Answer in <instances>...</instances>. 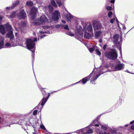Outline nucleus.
<instances>
[{
	"label": "nucleus",
	"mask_w": 134,
	"mask_h": 134,
	"mask_svg": "<svg viewBox=\"0 0 134 134\" xmlns=\"http://www.w3.org/2000/svg\"><path fill=\"white\" fill-rule=\"evenodd\" d=\"M93 26L94 30L96 31L101 28V25L100 23L96 22L93 24Z\"/></svg>",
	"instance_id": "nucleus-9"
},
{
	"label": "nucleus",
	"mask_w": 134,
	"mask_h": 134,
	"mask_svg": "<svg viewBox=\"0 0 134 134\" xmlns=\"http://www.w3.org/2000/svg\"><path fill=\"white\" fill-rule=\"evenodd\" d=\"M105 54L106 57L110 60H115L118 57L116 51L114 49H111L110 51L105 52Z\"/></svg>",
	"instance_id": "nucleus-1"
},
{
	"label": "nucleus",
	"mask_w": 134,
	"mask_h": 134,
	"mask_svg": "<svg viewBox=\"0 0 134 134\" xmlns=\"http://www.w3.org/2000/svg\"><path fill=\"white\" fill-rule=\"evenodd\" d=\"M119 38V35L117 34H115L113 36V42L115 44H120V42L118 41Z\"/></svg>",
	"instance_id": "nucleus-10"
},
{
	"label": "nucleus",
	"mask_w": 134,
	"mask_h": 134,
	"mask_svg": "<svg viewBox=\"0 0 134 134\" xmlns=\"http://www.w3.org/2000/svg\"><path fill=\"white\" fill-rule=\"evenodd\" d=\"M1 117H0V120H1Z\"/></svg>",
	"instance_id": "nucleus-62"
},
{
	"label": "nucleus",
	"mask_w": 134,
	"mask_h": 134,
	"mask_svg": "<svg viewBox=\"0 0 134 134\" xmlns=\"http://www.w3.org/2000/svg\"><path fill=\"white\" fill-rule=\"evenodd\" d=\"M113 14L112 12L111 11H109L108 13V16L109 17H111V15H112Z\"/></svg>",
	"instance_id": "nucleus-35"
},
{
	"label": "nucleus",
	"mask_w": 134,
	"mask_h": 134,
	"mask_svg": "<svg viewBox=\"0 0 134 134\" xmlns=\"http://www.w3.org/2000/svg\"><path fill=\"white\" fill-rule=\"evenodd\" d=\"M100 75L97 74L93 79L96 80V79Z\"/></svg>",
	"instance_id": "nucleus-40"
},
{
	"label": "nucleus",
	"mask_w": 134,
	"mask_h": 134,
	"mask_svg": "<svg viewBox=\"0 0 134 134\" xmlns=\"http://www.w3.org/2000/svg\"><path fill=\"white\" fill-rule=\"evenodd\" d=\"M40 127L41 129L43 130H46V128L44 127V126L43 124H42L40 125Z\"/></svg>",
	"instance_id": "nucleus-34"
},
{
	"label": "nucleus",
	"mask_w": 134,
	"mask_h": 134,
	"mask_svg": "<svg viewBox=\"0 0 134 134\" xmlns=\"http://www.w3.org/2000/svg\"><path fill=\"white\" fill-rule=\"evenodd\" d=\"M48 8L52 12L53 10V8L51 6H49Z\"/></svg>",
	"instance_id": "nucleus-36"
},
{
	"label": "nucleus",
	"mask_w": 134,
	"mask_h": 134,
	"mask_svg": "<svg viewBox=\"0 0 134 134\" xmlns=\"http://www.w3.org/2000/svg\"><path fill=\"white\" fill-rule=\"evenodd\" d=\"M16 15V12L15 11L13 12L11 14L10 16V17L11 18H13Z\"/></svg>",
	"instance_id": "nucleus-21"
},
{
	"label": "nucleus",
	"mask_w": 134,
	"mask_h": 134,
	"mask_svg": "<svg viewBox=\"0 0 134 134\" xmlns=\"http://www.w3.org/2000/svg\"><path fill=\"white\" fill-rule=\"evenodd\" d=\"M110 132L112 133H115L116 132L114 130H111L110 131Z\"/></svg>",
	"instance_id": "nucleus-43"
},
{
	"label": "nucleus",
	"mask_w": 134,
	"mask_h": 134,
	"mask_svg": "<svg viewBox=\"0 0 134 134\" xmlns=\"http://www.w3.org/2000/svg\"><path fill=\"white\" fill-rule=\"evenodd\" d=\"M60 15V13L58 10L55 11L53 14V17L55 21L59 19V15Z\"/></svg>",
	"instance_id": "nucleus-8"
},
{
	"label": "nucleus",
	"mask_w": 134,
	"mask_h": 134,
	"mask_svg": "<svg viewBox=\"0 0 134 134\" xmlns=\"http://www.w3.org/2000/svg\"><path fill=\"white\" fill-rule=\"evenodd\" d=\"M69 18L70 19H71L73 17L70 14H69Z\"/></svg>",
	"instance_id": "nucleus-46"
},
{
	"label": "nucleus",
	"mask_w": 134,
	"mask_h": 134,
	"mask_svg": "<svg viewBox=\"0 0 134 134\" xmlns=\"http://www.w3.org/2000/svg\"><path fill=\"white\" fill-rule=\"evenodd\" d=\"M21 24L22 26L23 27H25L26 26V24L25 22H22Z\"/></svg>",
	"instance_id": "nucleus-38"
},
{
	"label": "nucleus",
	"mask_w": 134,
	"mask_h": 134,
	"mask_svg": "<svg viewBox=\"0 0 134 134\" xmlns=\"http://www.w3.org/2000/svg\"><path fill=\"white\" fill-rule=\"evenodd\" d=\"M96 47V46H94L90 48L89 50L90 52L91 53L93 52L95 50Z\"/></svg>",
	"instance_id": "nucleus-23"
},
{
	"label": "nucleus",
	"mask_w": 134,
	"mask_h": 134,
	"mask_svg": "<svg viewBox=\"0 0 134 134\" xmlns=\"http://www.w3.org/2000/svg\"><path fill=\"white\" fill-rule=\"evenodd\" d=\"M115 2V0H111V1H110V2L111 3H114Z\"/></svg>",
	"instance_id": "nucleus-48"
},
{
	"label": "nucleus",
	"mask_w": 134,
	"mask_h": 134,
	"mask_svg": "<svg viewBox=\"0 0 134 134\" xmlns=\"http://www.w3.org/2000/svg\"><path fill=\"white\" fill-rule=\"evenodd\" d=\"M4 42L3 41H0V49L1 48L3 45Z\"/></svg>",
	"instance_id": "nucleus-32"
},
{
	"label": "nucleus",
	"mask_w": 134,
	"mask_h": 134,
	"mask_svg": "<svg viewBox=\"0 0 134 134\" xmlns=\"http://www.w3.org/2000/svg\"><path fill=\"white\" fill-rule=\"evenodd\" d=\"M17 34V33H16L15 34L16 35Z\"/></svg>",
	"instance_id": "nucleus-61"
},
{
	"label": "nucleus",
	"mask_w": 134,
	"mask_h": 134,
	"mask_svg": "<svg viewBox=\"0 0 134 134\" xmlns=\"http://www.w3.org/2000/svg\"><path fill=\"white\" fill-rule=\"evenodd\" d=\"M63 27H64V29L66 30H69L68 26V25H66L64 26H63Z\"/></svg>",
	"instance_id": "nucleus-31"
},
{
	"label": "nucleus",
	"mask_w": 134,
	"mask_h": 134,
	"mask_svg": "<svg viewBox=\"0 0 134 134\" xmlns=\"http://www.w3.org/2000/svg\"><path fill=\"white\" fill-rule=\"evenodd\" d=\"M40 32L41 34H44V33H47V32H43L41 31V32Z\"/></svg>",
	"instance_id": "nucleus-53"
},
{
	"label": "nucleus",
	"mask_w": 134,
	"mask_h": 134,
	"mask_svg": "<svg viewBox=\"0 0 134 134\" xmlns=\"http://www.w3.org/2000/svg\"><path fill=\"white\" fill-rule=\"evenodd\" d=\"M91 37L90 34L87 32H85L84 35V37L85 38L89 39Z\"/></svg>",
	"instance_id": "nucleus-17"
},
{
	"label": "nucleus",
	"mask_w": 134,
	"mask_h": 134,
	"mask_svg": "<svg viewBox=\"0 0 134 134\" xmlns=\"http://www.w3.org/2000/svg\"><path fill=\"white\" fill-rule=\"evenodd\" d=\"M87 30L89 32H92L93 31L92 26L91 24L88 26L87 28Z\"/></svg>",
	"instance_id": "nucleus-18"
},
{
	"label": "nucleus",
	"mask_w": 134,
	"mask_h": 134,
	"mask_svg": "<svg viewBox=\"0 0 134 134\" xmlns=\"http://www.w3.org/2000/svg\"><path fill=\"white\" fill-rule=\"evenodd\" d=\"M134 123V120H133L130 122V124H132Z\"/></svg>",
	"instance_id": "nucleus-50"
},
{
	"label": "nucleus",
	"mask_w": 134,
	"mask_h": 134,
	"mask_svg": "<svg viewBox=\"0 0 134 134\" xmlns=\"http://www.w3.org/2000/svg\"><path fill=\"white\" fill-rule=\"evenodd\" d=\"M46 36V35L44 34V35H43L42 36H41V38H42L43 37H44L45 36Z\"/></svg>",
	"instance_id": "nucleus-51"
},
{
	"label": "nucleus",
	"mask_w": 134,
	"mask_h": 134,
	"mask_svg": "<svg viewBox=\"0 0 134 134\" xmlns=\"http://www.w3.org/2000/svg\"><path fill=\"white\" fill-rule=\"evenodd\" d=\"M116 22L117 23H118V19H117V18H116Z\"/></svg>",
	"instance_id": "nucleus-57"
},
{
	"label": "nucleus",
	"mask_w": 134,
	"mask_h": 134,
	"mask_svg": "<svg viewBox=\"0 0 134 134\" xmlns=\"http://www.w3.org/2000/svg\"><path fill=\"white\" fill-rule=\"evenodd\" d=\"M99 134H104L102 132H99Z\"/></svg>",
	"instance_id": "nucleus-58"
},
{
	"label": "nucleus",
	"mask_w": 134,
	"mask_h": 134,
	"mask_svg": "<svg viewBox=\"0 0 134 134\" xmlns=\"http://www.w3.org/2000/svg\"><path fill=\"white\" fill-rule=\"evenodd\" d=\"M19 3V1H16L15 3L13 4V6L14 7H15L16 5H18Z\"/></svg>",
	"instance_id": "nucleus-33"
},
{
	"label": "nucleus",
	"mask_w": 134,
	"mask_h": 134,
	"mask_svg": "<svg viewBox=\"0 0 134 134\" xmlns=\"http://www.w3.org/2000/svg\"><path fill=\"white\" fill-rule=\"evenodd\" d=\"M131 129L132 130H134V125H131Z\"/></svg>",
	"instance_id": "nucleus-45"
},
{
	"label": "nucleus",
	"mask_w": 134,
	"mask_h": 134,
	"mask_svg": "<svg viewBox=\"0 0 134 134\" xmlns=\"http://www.w3.org/2000/svg\"><path fill=\"white\" fill-rule=\"evenodd\" d=\"M119 50L121 53V47H120L119 48Z\"/></svg>",
	"instance_id": "nucleus-54"
},
{
	"label": "nucleus",
	"mask_w": 134,
	"mask_h": 134,
	"mask_svg": "<svg viewBox=\"0 0 134 134\" xmlns=\"http://www.w3.org/2000/svg\"><path fill=\"white\" fill-rule=\"evenodd\" d=\"M129 125V124H126V125H125V127H127L128 126V125Z\"/></svg>",
	"instance_id": "nucleus-59"
},
{
	"label": "nucleus",
	"mask_w": 134,
	"mask_h": 134,
	"mask_svg": "<svg viewBox=\"0 0 134 134\" xmlns=\"http://www.w3.org/2000/svg\"><path fill=\"white\" fill-rule=\"evenodd\" d=\"M26 4L27 5L31 6L32 5L33 3L32 1H28L27 2Z\"/></svg>",
	"instance_id": "nucleus-25"
},
{
	"label": "nucleus",
	"mask_w": 134,
	"mask_h": 134,
	"mask_svg": "<svg viewBox=\"0 0 134 134\" xmlns=\"http://www.w3.org/2000/svg\"><path fill=\"white\" fill-rule=\"evenodd\" d=\"M107 44H105L103 47V49L104 50H105L106 48V47H107Z\"/></svg>",
	"instance_id": "nucleus-44"
},
{
	"label": "nucleus",
	"mask_w": 134,
	"mask_h": 134,
	"mask_svg": "<svg viewBox=\"0 0 134 134\" xmlns=\"http://www.w3.org/2000/svg\"><path fill=\"white\" fill-rule=\"evenodd\" d=\"M37 10V9L34 7H32L31 9L30 14L32 19L34 20L35 18Z\"/></svg>",
	"instance_id": "nucleus-5"
},
{
	"label": "nucleus",
	"mask_w": 134,
	"mask_h": 134,
	"mask_svg": "<svg viewBox=\"0 0 134 134\" xmlns=\"http://www.w3.org/2000/svg\"><path fill=\"white\" fill-rule=\"evenodd\" d=\"M51 4L52 6L55 7H56L57 6V5L56 4L55 1L54 0L51 1Z\"/></svg>",
	"instance_id": "nucleus-22"
},
{
	"label": "nucleus",
	"mask_w": 134,
	"mask_h": 134,
	"mask_svg": "<svg viewBox=\"0 0 134 134\" xmlns=\"http://www.w3.org/2000/svg\"><path fill=\"white\" fill-rule=\"evenodd\" d=\"M33 134H36L35 133H33Z\"/></svg>",
	"instance_id": "nucleus-63"
},
{
	"label": "nucleus",
	"mask_w": 134,
	"mask_h": 134,
	"mask_svg": "<svg viewBox=\"0 0 134 134\" xmlns=\"http://www.w3.org/2000/svg\"><path fill=\"white\" fill-rule=\"evenodd\" d=\"M102 128L104 130H106L108 129V127L106 125H104L102 126Z\"/></svg>",
	"instance_id": "nucleus-26"
},
{
	"label": "nucleus",
	"mask_w": 134,
	"mask_h": 134,
	"mask_svg": "<svg viewBox=\"0 0 134 134\" xmlns=\"http://www.w3.org/2000/svg\"><path fill=\"white\" fill-rule=\"evenodd\" d=\"M33 41H34V42H35L36 41H37V39L36 38H34L33 40H32Z\"/></svg>",
	"instance_id": "nucleus-49"
},
{
	"label": "nucleus",
	"mask_w": 134,
	"mask_h": 134,
	"mask_svg": "<svg viewBox=\"0 0 134 134\" xmlns=\"http://www.w3.org/2000/svg\"><path fill=\"white\" fill-rule=\"evenodd\" d=\"M101 31L97 32L95 34V36L97 38L100 35Z\"/></svg>",
	"instance_id": "nucleus-24"
},
{
	"label": "nucleus",
	"mask_w": 134,
	"mask_h": 134,
	"mask_svg": "<svg viewBox=\"0 0 134 134\" xmlns=\"http://www.w3.org/2000/svg\"><path fill=\"white\" fill-rule=\"evenodd\" d=\"M106 9L108 10H111L113 9V8L111 6H107L106 7Z\"/></svg>",
	"instance_id": "nucleus-29"
},
{
	"label": "nucleus",
	"mask_w": 134,
	"mask_h": 134,
	"mask_svg": "<svg viewBox=\"0 0 134 134\" xmlns=\"http://www.w3.org/2000/svg\"><path fill=\"white\" fill-rule=\"evenodd\" d=\"M7 38H9L10 40L11 41H12V43L13 42V41H15L14 37L13 34V31L12 30L9 31L7 34Z\"/></svg>",
	"instance_id": "nucleus-6"
},
{
	"label": "nucleus",
	"mask_w": 134,
	"mask_h": 134,
	"mask_svg": "<svg viewBox=\"0 0 134 134\" xmlns=\"http://www.w3.org/2000/svg\"><path fill=\"white\" fill-rule=\"evenodd\" d=\"M42 27L45 29H46L50 28V27L49 26H42Z\"/></svg>",
	"instance_id": "nucleus-30"
},
{
	"label": "nucleus",
	"mask_w": 134,
	"mask_h": 134,
	"mask_svg": "<svg viewBox=\"0 0 134 134\" xmlns=\"http://www.w3.org/2000/svg\"><path fill=\"white\" fill-rule=\"evenodd\" d=\"M96 54L97 55H101V52L99 51L98 49H97L96 50Z\"/></svg>",
	"instance_id": "nucleus-27"
},
{
	"label": "nucleus",
	"mask_w": 134,
	"mask_h": 134,
	"mask_svg": "<svg viewBox=\"0 0 134 134\" xmlns=\"http://www.w3.org/2000/svg\"><path fill=\"white\" fill-rule=\"evenodd\" d=\"M49 97V94L48 95L47 97V98L43 97V98L42 99L41 102V105L42 106H43L45 103H46V101H47Z\"/></svg>",
	"instance_id": "nucleus-12"
},
{
	"label": "nucleus",
	"mask_w": 134,
	"mask_h": 134,
	"mask_svg": "<svg viewBox=\"0 0 134 134\" xmlns=\"http://www.w3.org/2000/svg\"><path fill=\"white\" fill-rule=\"evenodd\" d=\"M89 79H88V77H86L83 78L79 81L74 84L73 85H75L81 82L83 84H85L87 81H89Z\"/></svg>",
	"instance_id": "nucleus-11"
},
{
	"label": "nucleus",
	"mask_w": 134,
	"mask_h": 134,
	"mask_svg": "<svg viewBox=\"0 0 134 134\" xmlns=\"http://www.w3.org/2000/svg\"><path fill=\"white\" fill-rule=\"evenodd\" d=\"M95 126L96 127H99V125L98 124H95Z\"/></svg>",
	"instance_id": "nucleus-55"
},
{
	"label": "nucleus",
	"mask_w": 134,
	"mask_h": 134,
	"mask_svg": "<svg viewBox=\"0 0 134 134\" xmlns=\"http://www.w3.org/2000/svg\"><path fill=\"white\" fill-rule=\"evenodd\" d=\"M56 1V3L58 5L59 7L61 6L63 3V2L62 0H57Z\"/></svg>",
	"instance_id": "nucleus-20"
},
{
	"label": "nucleus",
	"mask_w": 134,
	"mask_h": 134,
	"mask_svg": "<svg viewBox=\"0 0 134 134\" xmlns=\"http://www.w3.org/2000/svg\"><path fill=\"white\" fill-rule=\"evenodd\" d=\"M95 80H94V79H93L91 81V83L93 84H95Z\"/></svg>",
	"instance_id": "nucleus-42"
},
{
	"label": "nucleus",
	"mask_w": 134,
	"mask_h": 134,
	"mask_svg": "<svg viewBox=\"0 0 134 134\" xmlns=\"http://www.w3.org/2000/svg\"><path fill=\"white\" fill-rule=\"evenodd\" d=\"M62 26H63V25L62 24H57L56 25L55 27L57 29H59L60 27H62Z\"/></svg>",
	"instance_id": "nucleus-28"
},
{
	"label": "nucleus",
	"mask_w": 134,
	"mask_h": 134,
	"mask_svg": "<svg viewBox=\"0 0 134 134\" xmlns=\"http://www.w3.org/2000/svg\"><path fill=\"white\" fill-rule=\"evenodd\" d=\"M39 89L41 91L43 97L47 98V96L49 94V96H50V93H46L45 91L44 90V89H46V88H43L42 87H39Z\"/></svg>",
	"instance_id": "nucleus-7"
},
{
	"label": "nucleus",
	"mask_w": 134,
	"mask_h": 134,
	"mask_svg": "<svg viewBox=\"0 0 134 134\" xmlns=\"http://www.w3.org/2000/svg\"><path fill=\"white\" fill-rule=\"evenodd\" d=\"M5 26L7 30L9 31L11 30V26L9 24H7L6 25H5Z\"/></svg>",
	"instance_id": "nucleus-19"
},
{
	"label": "nucleus",
	"mask_w": 134,
	"mask_h": 134,
	"mask_svg": "<svg viewBox=\"0 0 134 134\" xmlns=\"http://www.w3.org/2000/svg\"><path fill=\"white\" fill-rule=\"evenodd\" d=\"M62 23H66V21L64 20H62Z\"/></svg>",
	"instance_id": "nucleus-52"
},
{
	"label": "nucleus",
	"mask_w": 134,
	"mask_h": 134,
	"mask_svg": "<svg viewBox=\"0 0 134 134\" xmlns=\"http://www.w3.org/2000/svg\"><path fill=\"white\" fill-rule=\"evenodd\" d=\"M123 69V65L121 64L116 65L115 67V69L117 71Z\"/></svg>",
	"instance_id": "nucleus-13"
},
{
	"label": "nucleus",
	"mask_w": 134,
	"mask_h": 134,
	"mask_svg": "<svg viewBox=\"0 0 134 134\" xmlns=\"http://www.w3.org/2000/svg\"><path fill=\"white\" fill-rule=\"evenodd\" d=\"M5 121L3 120H1L0 121V125L1 124H2L4 123Z\"/></svg>",
	"instance_id": "nucleus-47"
},
{
	"label": "nucleus",
	"mask_w": 134,
	"mask_h": 134,
	"mask_svg": "<svg viewBox=\"0 0 134 134\" xmlns=\"http://www.w3.org/2000/svg\"><path fill=\"white\" fill-rule=\"evenodd\" d=\"M26 46L27 49L31 51V49H34L35 46V43L30 38H27L26 40ZM32 53H35V51L34 50L31 51Z\"/></svg>",
	"instance_id": "nucleus-2"
},
{
	"label": "nucleus",
	"mask_w": 134,
	"mask_h": 134,
	"mask_svg": "<svg viewBox=\"0 0 134 134\" xmlns=\"http://www.w3.org/2000/svg\"><path fill=\"white\" fill-rule=\"evenodd\" d=\"M0 32L2 34H4L5 33V29L2 25H0Z\"/></svg>",
	"instance_id": "nucleus-15"
},
{
	"label": "nucleus",
	"mask_w": 134,
	"mask_h": 134,
	"mask_svg": "<svg viewBox=\"0 0 134 134\" xmlns=\"http://www.w3.org/2000/svg\"><path fill=\"white\" fill-rule=\"evenodd\" d=\"M93 132V131L92 129L89 128L85 132H83V134H89L92 133Z\"/></svg>",
	"instance_id": "nucleus-16"
},
{
	"label": "nucleus",
	"mask_w": 134,
	"mask_h": 134,
	"mask_svg": "<svg viewBox=\"0 0 134 134\" xmlns=\"http://www.w3.org/2000/svg\"><path fill=\"white\" fill-rule=\"evenodd\" d=\"M107 134H110V133H107Z\"/></svg>",
	"instance_id": "nucleus-64"
},
{
	"label": "nucleus",
	"mask_w": 134,
	"mask_h": 134,
	"mask_svg": "<svg viewBox=\"0 0 134 134\" xmlns=\"http://www.w3.org/2000/svg\"><path fill=\"white\" fill-rule=\"evenodd\" d=\"M102 42V41L101 40H99V42L100 43H101Z\"/></svg>",
	"instance_id": "nucleus-60"
},
{
	"label": "nucleus",
	"mask_w": 134,
	"mask_h": 134,
	"mask_svg": "<svg viewBox=\"0 0 134 134\" xmlns=\"http://www.w3.org/2000/svg\"><path fill=\"white\" fill-rule=\"evenodd\" d=\"M93 73L92 72L90 74V75L89 76H88L87 77H88V79L89 80L90 78L92 76V75H93Z\"/></svg>",
	"instance_id": "nucleus-39"
},
{
	"label": "nucleus",
	"mask_w": 134,
	"mask_h": 134,
	"mask_svg": "<svg viewBox=\"0 0 134 134\" xmlns=\"http://www.w3.org/2000/svg\"><path fill=\"white\" fill-rule=\"evenodd\" d=\"M10 9V8L9 7H7L6 8V9Z\"/></svg>",
	"instance_id": "nucleus-56"
},
{
	"label": "nucleus",
	"mask_w": 134,
	"mask_h": 134,
	"mask_svg": "<svg viewBox=\"0 0 134 134\" xmlns=\"http://www.w3.org/2000/svg\"><path fill=\"white\" fill-rule=\"evenodd\" d=\"M15 41H13V42L12 43H11L12 41H10L9 40L10 42H7L6 43L5 46H6L9 47L11 46H15V44L14 42Z\"/></svg>",
	"instance_id": "nucleus-14"
},
{
	"label": "nucleus",
	"mask_w": 134,
	"mask_h": 134,
	"mask_svg": "<svg viewBox=\"0 0 134 134\" xmlns=\"http://www.w3.org/2000/svg\"><path fill=\"white\" fill-rule=\"evenodd\" d=\"M17 16L19 19H24L26 17V13L24 9H22Z\"/></svg>",
	"instance_id": "nucleus-4"
},
{
	"label": "nucleus",
	"mask_w": 134,
	"mask_h": 134,
	"mask_svg": "<svg viewBox=\"0 0 134 134\" xmlns=\"http://www.w3.org/2000/svg\"><path fill=\"white\" fill-rule=\"evenodd\" d=\"M115 18H113L110 20V22L111 23L113 24L114 23V21H115Z\"/></svg>",
	"instance_id": "nucleus-37"
},
{
	"label": "nucleus",
	"mask_w": 134,
	"mask_h": 134,
	"mask_svg": "<svg viewBox=\"0 0 134 134\" xmlns=\"http://www.w3.org/2000/svg\"><path fill=\"white\" fill-rule=\"evenodd\" d=\"M37 112V110H35L33 112V114L34 115H35L36 114Z\"/></svg>",
	"instance_id": "nucleus-41"
},
{
	"label": "nucleus",
	"mask_w": 134,
	"mask_h": 134,
	"mask_svg": "<svg viewBox=\"0 0 134 134\" xmlns=\"http://www.w3.org/2000/svg\"><path fill=\"white\" fill-rule=\"evenodd\" d=\"M48 22V20L46 16L44 15H43L41 16L40 19H36L35 21L34 22V24L35 25H40L43 23Z\"/></svg>",
	"instance_id": "nucleus-3"
}]
</instances>
